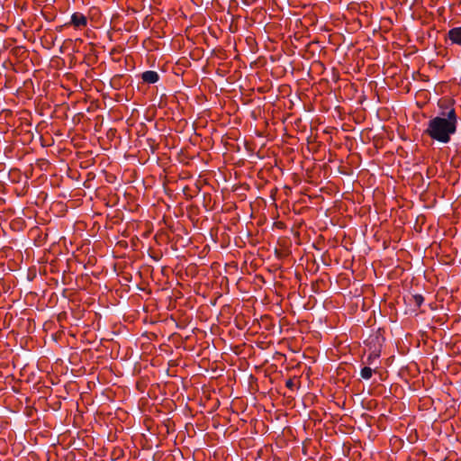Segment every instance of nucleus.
<instances>
[{"mask_svg":"<svg viewBox=\"0 0 461 461\" xmlns=\"http://www.w3.org/2000/svg\"><path fill=\"white\" fill-rule=\"evenodd\" d=\"M379 356H380L379 351H373L372 353H370L366 359L367 364L372 365L373 361L375 359H376L377 357H379Z\"/></svg>","mask_w":461,"mask_h":461,"instance_id":"nucleus-6","label":"nucleus"},{"mask_svg":"<svg viewBox=\"0 0 461 461\" xmlns=\"http://www.w3.org/2000/svg\"><path fill=\"white\" fill-rule=\"evenodd\" d=\"M141 78L148 84H154L158 81L159 76L156 71L148 70L142 73Z\"/></svg>","mask_w":461,"mask_h":461,"instance_id":"nucleus-4","label":"nucleus"},{"mask_svg":"<svg viewBox=\"0 0 461 461\" xmlns=\"http://www.w3.org/2000/svg\"><path fill=\"white\" fill-rule=\"evenodd\" d=\"M448 38L452 43L461 46V26L449 30Z\"/></svg>","mask_w":461,"mask_h":461,"instance_id":"nucleus-2","label":"nucleus"},{"mask_svg":"<svg viewBox=\"0 0 461 461\" xmlns=\"http://www.w3.org/2000/svg\"><path fill=\"white\" fill-rule=\"evenodd\" d=\"M287 386H292V381H288L286 384Z\"/></svg>","mask_w":461,"mask_h":461,"instance_id":"nucleus-8","label":"nucleus"},{"mask_svg":"<svg viewBox=\"0 0 461 461\" xmlns=\"http://www.w3.org/2000/svg\"><path fill=\"white\" fill-rule=\"evenodd\" d=\"M457 117L454 109L449 110L446 117L437 116L429 122L426 132L437 141L447 143L450 136L456 132Z\"/></svg>","mask_w":461,"mask_h":461,"instance_id":"nucleus-1","label":"nucleus"},{"mask_svg":"<svg viewBox=\"0 0 461 461\" xmlns=\"http://www.w3.org/2000/svg\"><path fill=\"white\" fill-rule=\"evenodd\" d=\"M414 301L418 305H420L423 302V297L421 295H415Z\"/></svg>","mask_w":461,"mask_h":461,"instance_id":"nucleus-7","label":"nucleus"},{"mask_svg":"<svg viewBox=\"0 0 461 461\" xmlns=\"http://www.w3.org/2000/svg\"><path fill=\"white\" fill-rule=\"evenodd\" d=\"M71 23L76 27H81L86 25L87 20L83 14L75 13L71 16Z\"/></svg>","mask_w":461,"mask_h":461,"instance_id":"nucleus-3","label":"nucleus"},{"mask_svg":"<svg viewBox=\"0 0 461 461\" xmlns=\"http://www.w3.org/2000/svg\"><path fill=\"white\" fill-rule=\"evenodd\" d=\"M360 375L363 379H370L373 375V369L369 366H365L361 369Z\"/></svg>","mask_w":461,"mask_h":461,"instance_id":"nucleus-5","label":"nucleus"}]
</instances>
